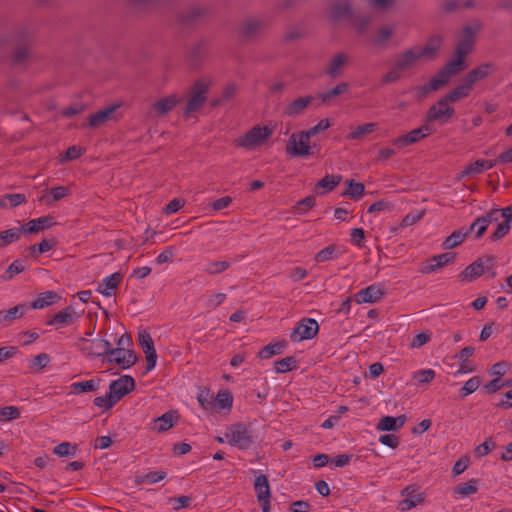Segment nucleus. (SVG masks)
<instances>
[{"label":"nucleus","instance_id":"nucleus-16","mask_svg":"<svg viewBox=\"0 0 512 512\" xmlns=\"http://www.w3.org/2000/svg\"><path fill=\"white\" fill-rule=\"evenodd\" d=\"M81 342L85 343V346L81 348L83 352H86L89 356H103L109 355V351L111 349V344L106 339H92L87 340L86 338H81Z\"/></svg>","mask_w":512,"mask_h":512},{"label":"nucleus","instance_id":"nucleus-33","mask_svg":"<svg viewBox=\"0 0 512 512\" xmlns=\"http://www.w3.org/2000/svg\"><path fill=\"white\" fill-rule=\"evenodd\" d=\"M480 479H470L465 483H460L453 488V494L461 498L468 497L478 491Z\"/></svg>","mask_w":512,"mask_h":512},{"label":"nucleus","instance_id":"nucleus-36","mask_svg":"<svg viewBox=\"0 0 512 512\" xmlns=\"http://www.w3.org/2000/svg\"><path fill=\"white\" fill-rule=\"evenodd\" d=\"M404 424V418H394L392 416H385L380 419L377 424V429L380 431H396Z\"/></svg>","mask_w":512,"mask_h":512},{"label":"nucleus","instance_id":"nucleus-3","mask_svg":"<svg viewBox=\"0 0 512 512\" xmlns=\"http://www.w3.org/2000/svg\"><path fill=\"white\" fill-rule=\"evenodd\" d=\"M455 114V109L450 103L442 97L437 103L433 104L425 115V121L436 122L439 121L442 124H446Z\"/></svg>","mask_w":512,"mask_h":512},{"label":"nucleus","instance_id":"nucleus-34","mask_svg":"<svg viewBox=\"0 0 512 512\" xmlns=\"http://www.w3.org/2000/svg\"><path fill=\"white\" fill-rule=\"evenodd\" d=\"M469 231H463V229H458L453 231L442 243V248L444 250H450L461 243L468 237Z\"/></svg>","mask_w":512,"mask_h":512},{"label":"nucleus","instance_id":"nucleus-56","mask_svg":"<svg viewBox=\"0 0 512 512\" xmlns=\"http://www.w3.org/2000/svg\"><path fill=\"white\" fill-rule=\"evenodd\" d=\"M85 152V149L80 147V146H76V145H73V146H70L63 155H60V159L59 161L60 162H65V161H72V160H75L77 158H79L80 156H82Z\"/></svg>","mask_w":512,"mask_h":512},{"label":"nucleus","instance_id":"nucleus-55","mask_svg":"<svg viewBox=\"0 0 512 512\" xmlns=\"http://www.w3.org/2000/svg\"><path fill=\"white\" fill-rule=\"evenodd\" d=\"M25 270V266L21 261H14L11 263L6 269L5 273L1 276L3 281L11 280L15 275L23 272Z\"/></svg>","mask_w":512,"mask_h":512},{"label":"nucleus","instance_id":"nucleus-22","mask_svg":"<svg viewBox=\"0 0 512 512\" xmlns=\"http://www.w3.org/2000/svg\"><path fill=\"white\" fill-rule=\"evenodd\" d=\"M28 310L27 303L18 304L8 310H0V324L8 325L12 321L22 318Z\"/></svg>","mask_w":512,"mask_h":512},{"label":"nucleus","instance_id":"nucleus-17","mask_svg":"<svg viewBox=\"0 0 512 512\" xmlns=\"http://www.w3.org/2000/svg\"><path fill=\"white\" fill-rule=\"evenodd\" d=\"M421 57L418 54L415 46L399 53L396 55L393 64L399 69L402 73L407 71L415 66L418 60Z\"/></svg>","mask_w":512,"mask_h":512},{"label":"nucleus","instance_id":"nucleus-64","mask_svg":"<svg viewBox=\"0 0 512 512\" xmlns=\"http://www.w3.org/2000/svg\"><path fill=\"white\" fill-rule=\"evenodd\" d=\"M336 252L335 245H329L324 249L320 250L314 257L316 262H325L332 258H334V254Z\"/></svg>","mask_w":512,"mask_h":512},{"label":"nucleus","instance_id":"nucleus-50","mask_svg":"<svg viewBox=\"0 0 512 512\" xmlns=\"http://www.w3.org/2000/svg\"><path fill=\"white\" fill-rule=\"evenodd\" d=\"M482 380L479 376H474L467 380L463 387L460 389L459 393L462 398L474 393L479 386L481 385Z\"/></svg>","mask_w":512,"mask_h":512},{"label":"nucleus","instance_id":"nucleus-15","mask_svg":"<svg viewBox=\"0 0 512 512\" xmlns=\"http://www.w3.org/2000/svg\"><path fill=\"white\" fill-rule=\"evenodd\" d=\"M456 254L453 252H446L436 256H433L428 261L422 263L421 273L430 274L455 260Z\"/></svg>","mask_w":512,"mask_h":512},{"label":"nucleus","instance_id":"nucleus-14","mask_svg":"<svg viewBox=\"0 0 512 512\" xmlns=\"http://www.w3.org/2000/svg\"><path fill=\"white\" fill-rule=\"evenodd\" d=\"M138 343L146 355V369L147 371H151L156 366L157 361V353L154 347V341L148 332L142 331L138 335Z\"/></svg>","mask_w":512,"mask_h":512},{"label":"nucleus","instance_id":"nucleus-43","mask_svg":"<svg viewBox=\"0 0 512 512\" xmlns=\"http://www.w3.org/2000/svg\"><path fill=\"white\" fill-rule=\"evenodd\" d=\"M277 373H286L297 368V360L293 356L285 357L274 362Z\"/></svg>","mask_w":512,"mask_h":512},{"label":"nucleus","instance_id":"nucleus-37","mask_svg":"<svg viewBox=\"0 0 512 512\" xmlns=\"http://www.w3.org/2000/svg\"><path fill=\"white\" fill-rule=\"evenodd\" d=\"M346 184L348 185V189L342 193L343 196H348L353 200H358L363 196L365 191V186L363 183L355 182L354 180L350 179L346 181Z\"/></svg>","mask_w":512,"mask_h":512},{"label":"nucleus","instance_id":"nucleus-20","mask_svg":"<svg viewBox=\"0 0 512 512\" xmlns=\"http://www.w3.org/2000/svg\"><path fill=\"white\" fill-rule=\"evenodd\" d=\"M383 290L377 285H370L358 291L353 299L358 303H374L383 296Z\"/></svg>","mask_w":512,"mask_h":512},{"label":"nucleus","instance_id":"nucleus-8","mask_svg":"<svg viewBox=\"0 0 512 512\" xmlns=\"http://www.w3.org/2000/svg\"><path fill=\"white\" fill-rule=\"evenodd\" d=\"M495 264L494 256L480 257L470 265H468L461 273V276L467 280L472 281L484 274L485 271L492 269Z\"/></svg>","mask_w":512,"mask_h":512},{"label":"nucleus","instance_id":"nucleus-57","mask_svg":"<svg viewBox=\"0 0 512 512\" xmlns=\"http://www.w3.org/2000/svg\"><path fill=\"white\" fill-rule=\"evenodd\" d=\"M230 267V262L228 261H213L209 263L204 271L209 275H217L227 270Z\"/></svg>","mask_w":512,"mask_h":512},{"label":"nucleus","instance_id":"nucleus-31","mask_svg":"<svg viewBox=\"0 0 512 512\" xmlns=\"http://www.w3.org/2000/svg\"><path fill=\"white\" fill-rule=\"evenodd\" d=\"M341 175H326L315 186V193L324 194L335 189L341 182Z\"/></svg>","mask_w":512,"mask_h":512},{"label":"nucleus","instance_id":"nucleus-38","mask_svg":"<svg viewBox=\"0 0 512 512\" xmlns=\"http://www.w3.org/2000/svg\"><path fill=\"white\" fill-rule=\"evenodd\" d=\"M285 348H286V342H284V341L277 342L274 344H269V345H266L265 347H263L258 352V357H260L262 359H268L274 355L282 353Z\"/></svg>","mask_w":512,"mask_h":512},{"label":"nucleus","instance_id":"nucleus-32","mask_svg":"<svg viewBox=\"0 0 512 512\" xmlns=\"http://www.w3.org/2000/svg\"><path fill=\"white\" fill-rule=\"evenodd\" d=\"M464 33L467 36L465 39L461 40L456 47V56L461 61H464L465 57L468 55V53L471 51L473 46V41L471 39L473 35V31L471 27L466 26L464 28Z\"/></svg>","mask_w":512,"mask_h":512},{"label":"nucleus","instance_id":"nucleus-10","mask_svg":"<svg viewBox=\"0 0 512 512\" xmlns=\"http://www.w3.org/2000/svg\"><path fill=\"white\" fill-rule=\"evenodd\" d=\"M254 489L256 492L257 500L262 507V512H270L271 504V491L269 481L266 475L260 474L256 477L254 482Z\"/></svg>","mask_w":512,"mask_h":512},{"label":"nucleus","instance_id":"nucleus-41","mask_svg":"<svg viewBox=\"0 0 512 512\" xmlns=\"http://www.w3.org/2000/svg\"><path fill=\"white\" fill-rule=\"evenodd\" d=\"M23 233L22 228H12L0 232V248L17 241Z\"/></svg>","mask_w":512,"mask_h":512},{"label":"nucleus","instance_id":"nucleus-21","mask_svg":"<svg viewBox=\"0 0 512 512\" xmlns=\"http://www.w3.org/2000/svg\"><path fill=\"white\" fill-rule=\"evenodd\" d=\"M495 71V66L492 63H484L469 71L465 77V81L473 88V85L485 79L487 76Z\"/></svg>","mask_w":512,"mask_h":512},{"label":"nucleus","instance_id":"nucleus-39","mask_svg":"<svg viewBox=\"0 0 512 512\" xmlns=\"http://www.w3.org/2000/svg\"><path fill=\"white\" fill-rule=\"evenodd\" d=\"M376 123H366L363 125H359L349 132L347 135V139L349 140H358L363 138L365 135L370 134L375 131Z\"/></svg>","mask_w":512,"mask_h":512},{"label":"nucleus","instance_id":"nucleus-47","mask_svg":"<svg viewBox=\"0 0 512 512\" xmlns=\"http://www.w3.org/2000/svg\"><path fill=\"white\" fill-rule=\"evenodd\" d=\"M215 407L226 409L231 408L233 404V396L229 390H220L214 398Z\"/></svg>","mask_w":512,"mask_h":512},{"label":"nucleus","instance_id":"nucleus-4","mask_svg":"<svg viewBox=\"0 0 512 512\" xmlns=\"http://www.w3.org/2000/svg\"><path fill=\"white\" fill-rule=\"evenodd\" d=\"M181 102L182 97L176 93H172L155 101L147 111V116L151 119L164 117Z\"/></svg>","mask_w":512,"mask_h":512},{"label":"nucleus","instance_id":"nucleus-1","mask_svg":"<svg viewBox=\"0 0 512 512\" xmlns=\"http://www.w3.org/2000/svg\"><path fill=\"white\" fill-rule=\"evenodd\" d=\"M272 133L273 129L269 126L255 125L246 133L236 138L233 144L236 148L252 150L263 145L271 137Z\"/></svg>","mask_w":512,"mask_h":512},{"label":"nucleus","instance_id":"nucleus-28","mask_svg":"<svg viewBox=\"0 0 512 512\" xmlns=\"http://www.w3.org/2000/svg\"><path fill=\"white\" fill-rule=\"evenodd\" d=\"M54 224L55 222L53 221V217L43 216L28 221L26 225L22 226L21 228L23 233H38L39 231H42L45 228H50Z\"/></svg>","mask_w":512,"mask_h":512},{"label":"nucleus","instance_id":"nucleus-19","mask_svg":"<svg viewBox=\"0 0 512 512\" xmlns=\"http://www.w3.org/2000/svg\"><path fill=\"white\" fill-rule=\"evenodd\" d=\"M465 69L464 61H461L456 57L449 61L437 74L436 77L446 85L450 78Z\"/></svg>","mask_w":512,"mask_h":512},{"label":"nucleus","instance_id":"nucleus-23","mask_svg":"<svg viewBox=\"0 0 512 512\" xmlns=\"http://www.w3.org/2000/svg\"><path fill=\"white\" fill-rule=\"evenodd\" d=\"M118 105H112L105 109L99 110L96 113L92 114L88 118V127L90 128H98L108 120L113 118V114L118 108Z\"/></svg>","mask_w":512,"mask_h":512},{"label":"nucleus","instance_id":"nucleus-13","mask_svg":"<svg viewBox=\"0 0 512 512\" xmlns=\"http://www.w3.org/2000/svg\"><path fill=\"white\" fill-rule=\"evenodd\" d=\"M498 215H499L498 208L491 209L484 215L477 217L474 220V222L470 225V227L467 231H469V234H470L471 232H473L476 229L475 236H474L475 239L481 238L484 235V233L486 232L489 224L491 222L498 221Z\"/></svg>","mask_w":512,"mask_h":512},{"label":"nucleus","instance_id":"nucleus-24","mask_svg":"<svg viewBox=\"0 0 512 512\" xmlns=\"http://www.w3.org/2000/svg\"><path fill=\"white\" fill-rule=\"evenodd\" d=\"M267 26L268 22L264 18H249L242 24V33L245 37L252 38Z\"/></svg>","mask_w":512,"mask_h":512},{"label":"nucleus","instance_id":"nucleus-2","mask_svg":"<svg viewBox=\"0 0 512 512\" xmlns=\"http://www.w3.org/2000/svg\"><path fill=\"white\" fill-rule=\"evenodd\" d=\"M225 438L230 445L241 450L247 449L253 442L250 431L242 423L230 426L225 433Z\"/></svg>","mask_w":512,"mask_h":512},{"label":"nucleus","instance_id":"nucleus-5","mask_svg":"<svg viewBox=\"0 0 512 512\" xmlns=\"http://www.w3.org/2000/svg\"><path fill=\"white\" fill-rule=\"evenodd\" d=\"M319 331V325L315 319L303 318L300 320L296 327L290 334V339L293 342H301L314 338Z\"/></svg>","mask_w":512,"mask_h":512},{"label":"nucleus","instance_id":"nucleus-35","mask_svg":"<svg viewBox=\"0 0 512 512\" xmlns=\"http://www.w3.org/2000/svg\"><path fill=\"white\" fill-rule=\"evenodd\" d=\"M472 87L464 80V82L458 85L455 89L443 96L449 103L456 102L462 98L467 97L470 94Z\"/></svg>","mask_w":512,"mask_h":512},{"label":"nucleus","instance_id":"nucleus-51","mask_svg":"<svg viewBox=\"0 0 512 512\" xmlns=\"http://www.w3.org/2000/svg\"><path fill=\"white\" fill-rule=\"evenodd\" d=\"M435 378V371L433 369H424L416 371L413 374V379L416 380V385L421 386L428 384Z\"/></svg>","mask_w":512,"mask_h":512},{"label":"nucleus","instance_id":"nucleus-44","mask_svg":"<svg viewBox=\"0 0 512 512\" xmlns=\"http://www.w3.org/2000/svg\"><path fill=\"white\" fill-rule=\"evenodd\" d=\"M77 450V445L70 442H62L54 447L53 453L59 457H70L75 456Z\"/></svg>","mask_w":512,"mask_h":512},{"label":"nucleus","instance_id":"nucleus-6","mask_svg":"<svg viewBox=\"0 0 512 512\" xmlns=\"http://www.w3.org/2000/svg\"><path fill=\"white\" fill-rule=\"evenodd\" d=\"M208 90V84L202 81H197L191 87V96L183 110L185 116H189L191 113L199 110L206 102V93Z\"/></svg>","mask_w":512,"mask_h":512},{"label":"nucleus","instance_id":"nucleus-52","mask_svg":"<svg viewBox=\"0 0 512 512\" xmlns=\"http://www.w3.org/2000/svg\"><path fill=\"white\" fill-rule=\"evenodd\" d=\"M197 400L201 407L207 411L215 408V401L208 389H203L199 392Z\"/></svg>","mask_w":512,"mask_h":512},{"label":"nucleus","instance_id":"nucleus-60","mask_svg":"<svg viewBox=\"0 0 512 512\" xmlns=\"http://www.w3.org/2000/svg\"><path fill=\"white\" fill-rule=\"evenodd\" d=\"M511 228V224L507 221H502L501 223H498L496 230L491 234L490 240L492 242L499 241L504 236H506Z\"/></svg>","mask_w":512,"mask_h":512},{"label":"nucleus","instance_id":"nucleus-30","mask_svg":"<svg viewBox=\"0 0 512 512\" xmlns=\"http://www.w3.org/2000/svg\"><path fill=\"white\" fill-rule=\"evenodd\" d=\"M60 296L55 291H46L40 293L38 297L29 305V309H43L56 303Z\"/></svg>","mask_w":512,"mask_h":512},{"label":"nucleus","instance_id":"nucleus-59","mask_svg":"<svg viewBox=\"0 0 512 512\" xmlns=\"http://www.w3.org/2000/svg\"><path fill=\"white\" fill-rule=\"evenodd\" d=\"M20 417V411L15 406H5L0 408V422L11 421Z\"/></svg>","mask_w":512,"mask_h":512},{"label":"nucleus","instance_id":"nucleus-53","mask_svg":"<svg viewBox=\"0 0 512 512\" xmlns=\"http://www.w3.org/2000/svg\"><path fill=\"white\" fill-rule=\"evenodd\" d=\"M30 55L29 44L23 43L15 47L13 52V62L16 64L23 63Z\"/></svg>","mask_w":512,"mask_h":512},{"label":"nucleus","instance_id":"nucleus-18","mask_svg":"<svg viewBox=\"0 0 512 512\" xmlns=\"http://www.w3.org/2000/svg\"><path fill=\"white\" fill-rule=\"evenodd\" d=\"M313 101L314 97L312 95L296 98L284 108L283 115L293 118L298 117L307 110Z\"/></svg>","mask_w":512,"mask_h":512},{"label":"nucleus","instance_id":"nucleus-58","mask_svg":"<svg viewBox=\"0 0 512 512\" xmlns=\"http://www.w3.org/2000/svg\"><path fill=\"white\" fill-rule=\"evenodd\" d=\"M316 204V198L312 195L298 201L294 206V211L298 214H304L307 210L313 208Z\"/></svg>","mask_w":512,"mask_h":512},{"label":"nucleus","instance_id":"nucleus-7","mask_svg":"<svg viewBox=\"0 0 512 512\" xmlns=\"http://www.w3.org/2000/svg\"><path fill=\"white\" fill-rule=\"evenodd\" d=\"M433 131V127L428 122H426L422 126L413 129L402 136L395 138L393 140V144L399 148H404L426 138L428 135L432 134Z\"/></svg>","mask_w":512,"mask_h":512},{"label":"nucleus","instance_id":"nucleus-9","mask_svg":"<svg viewBox=\"0 0 512 512\" xmlns=\"http://www.w3.org/2000/svg\"><path fill=\"white\" fill-rule=\"evenodd\" d=\"M310 138H304V131L293 133L287 143L286 152L292 156L305 157L312 155Z\"/></svg>","mask_w":512,"mask_h":512},{"label":"nucleus","instance_id":"nucleus-42","mask_svg":"<svg viewBox=\"0 0 512 512\" xmlns=\"http://www.w3.org/2000/svg\"><path fill=\"white\" fill-rule=\"evenodd\" d=\"M394 35V28L390 26H382L377 30L376 37L373 41L375 46L385 48L386 41Z\"/></svg>","mask_w":512,"mask_h":512},{"label":"nucleus","instance_id":"nucleus-62","mask_svg":"<svg viewBox=\"0 0 512 512\" xmlns=\"http://www.w3.org/2000/svg\"><path fill=\"white\" fill-rule=\"evenodd\" d=\"M443 82L440 81V79H438L436 77V75L434 77H432L430 79V81L428 83H426L425 85L421 86L418 90L421 94L425 95V94H428L432 91H436L438 89H440L441 87H443Z\"/></svg>","mask_w":512,"mask_h":512},{"label":"nucleus","instance_id":"nucleus-63","mask_svg":"<svg viewBox=\"0 0 512 512\" xmlns=\"http://www.w3.org/2000/svg\"><path fill=\"white\" fill-rule=\"evenodd\" d=\"M485 170L482 159L476 160L473 163H470L467 165L464 170L462 171V174L460 177H465L467 175L472 174H480Z\"/></svg>","mask_w":512,"mask_h":512},{"label":"nucleus","instance_id":"nucleus-49","mask_svg":"<svg viewBox=\"0 0 512 512\" xmlns=\"http://www.w3.org/2000/svg\"><path fill=\"white\" fill-rule=\"evenodd\" d=\"M424 501V496L420 493L408 496L399 502L398 509L401 511H408L421 504Z\"/></svg>","mask_w":512,"mask_h":512},{"label":"nucleus","instance_id":"nucleus-61","mask_svg":"<svg viewBox=\"0 0 512 512\" xmlns=\"http://www.w3.org/2000/svg\"><path fill=\"white\" fill-rule=\"evenodd\" d=\"M402 77V72L396 68L393 64L392 68L382 76L381 82L382 84H390L399 81Z\"/></svg>","mask_w":512,"mask_h":512},{"label":"nucleus","instance_id":"nucleus-12","mask_svg":"<svg viewBox=\"0 0 512 512\" xmlns=\"http://www.w3.org/2000/svg\"><path fill=\"white\" fill-rule=\"evenodd\" d=\"M109 362H115L122 369H128L137 361V356L133 350L123 347L112 348L109 351Z\"/></svg>","mask_w":512,"mask_h":512},{"label":"nucleus","instance_id":"nucleus-11","mask_svg":"<svg viewBox=\"0 0 512 512\" xmlns=\"http://www.w3.org/2000/svg\"><path fill=\"white\" fill-rule=\"evenodd\" d=\"M134 388L135 380L129 375H124L110 383L109 393L111 398L115 400V403H117L122 397L130 393Z\"/></svg>","mask_w":512,"mask_h":512},{"label":"nucleus","instance_id":"nucleus-27","mask_svg":"<svg viewBox=\"0 0 512 512\" xmlns=\"http://www.w3.org/2000/svg\"><path fill=\"white\" fill-rule=\"evenodd\" d=\"M74 308L72 306H68L63 311L56 313L53 317H51L46 324L50 326H56L57 328H61L63 326L71 325L75 318L73 316Z\"/></svg>","mask_w":512,"mask_h":512},{"label":"nucleus","instance_id":"nucleus-29","mask_svg":"<svg viewBox=\"0 0 512 512\" xmlns=\"http://www.w3.org/2000/svg\"><path fill=\"white\" fill-rule=\"evenodd\" d=\"M121 280L122 274L115 272L103 279V281L99 284L97 291L104 296L109 297L114 294V290L117 288Z\"/></svg>","mask_w":512,"mask_h":512},{"label":"nucleus","instance_id":"nucleus-45","mask_svg":"<svg viewBox=\"0 0 512 512\" xmlns=\"http://www.w3.org/2000/svg\"><path fill=\"white\" fill-rule=\"evenodd\" d=\"M155 421L160 423L155 429L158 432H165L174 426L176 416L172 412H167L155 419Z\"/></svg>","mask_w":512,"mask_h":512},{"label":"nucleus","instance_id":"nucleus-40","mask_svg":"<svg viewBox=\"0 0 512 512\" xmlns=\"http://www.w3.org/2000/svg\"><path fill=\"white\" fill-rule=\"evenodd\" d=\"M331 15L334 20H340L346 17H353L352 6L350 3H337L333 6Z\"/></svg>","mask_w":512,"mask_h":512},{"label":"nucleus","instance_id":"nucleus-26","mask_svg":"<svg viewBox=\"0 0 512 512\" xmlns=\"http://www.w3.org/2000/svg\"><path fill=\"white\" fill-rule=\"evenodd\" d=\"M349 56L346 53L336 54L329 62L326 68V74L331 78H336L342 74L343 67L348 63Z\"/></svg>","mask_w":512,"mask_h":512},{"label":"nucleus","instance_id":"nucleus-25","mask_svg":"<svg viewBox=\"0 0 512 512\" xmlns=\"http://www.w3.org/2000/svg\"><path fill=\"white\" fill-rule=\"evenodd\" d=\"M441 43H442L441 36L436 35V36H432L428 40L426 45H424V46L416 45L415 48H416L418 54L420 55L421 59L422 58L433 59L436 56V53L441 46Z\"/></svg>","mask_w":512,"mask_h":512},{"label":"nucleus","instance_id":"nucleus-46","mask_svg":"<svg viewBox=\"0 0 512 512\" xmlns=\"http://www.w3.org/2000/svg\"><path fill=\"white\" fill-rule=\"evenodd\" d=\"M99 381L96 380H87L81 382H74L71 384L72 392L74 393H84L90 391H96L98 388Z\"/></svg>","mask_w":512,"mask_h":512},{"label":"nucleus","instance_id":"nucleus-54","mask_svg":"<svg viewBox=\"0 0 512 512\" xmlns=\"http://www.w3.org/2000/svg\"><path fill=\"white\" fill-rule=\"evenodd\" d=\"M331 125V121L328 118L321 119L315 126L304 131V138H312L318 133L327 130Z\"/></svg>","mask_w":512,"mask_h":512},{"label":"nucleus","instance_id":"nucleus-48","mask_svg":"<svg viewBox=\"0 0 512 512\" xmlns=\"http://www.w3.org/2000/svg\"><path fill=\"white\" fill-rule=\"evenodd\" d=\"M348 88H349V85L347 83H344V82L339 83L331 90L320 93L319 98L322 100L323 103H326V102L330 101L333 97L347 92Z\"/></svg>","mask_w":512,"mask_h":512}]
</instances>
